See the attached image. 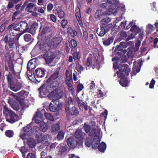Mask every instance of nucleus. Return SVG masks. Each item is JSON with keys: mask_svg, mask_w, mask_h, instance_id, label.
I'll list each match as a JSON object with an SVG mask.
<instances>
[{"mask_svg": "<svg viewBox=\"0 0 158 158\" xmlns=\"http://www.w3.org/2000/svg\"><path fill=\"white\" fill-rule=\"evenodd\" d=\"M112 60L114 61L113 64V67L114 69H118L116 73L118 77H120L121 79L119 83L123 87H126L128 86L129 81L126 77L128 76L131 71V69L129 66L126 64H121L119 62L124 63L126 62L127 59L126 57L124 55L122 56V59L119 60L117 57L112 58Z\"/></svg>", "mask_w": 158, "mask_h": 158, "instance_id": "f257e3e1", "label": "nucleus"}, {"mask_svg": "<svg viewBox=\"0 0 158 158\" xmlns=\"http://www.w3.org/2000/svg\"><path fill=\"white\" fill-rule=\"evenodd\" d=\"M31 123L26 127L23 128V130L20 135V137L23 140L25 139L33 133L35 134V138L38 143H41L45 146L48 145L49 143V141L51 139V136L49 134L43 135L39 127L36 126H34L31 130Z\"/></svg>", "mask_w": 158, "mask_h": 158, "instance_id": "f03ea898", "label": "nucleus"}, {"mask_svg": "<svg viewBox=\"0 0 158 158\" xmlns=\"http://www.w3.org/2000/svg\"><path fill=\"white\" fill-rule=\"evenodd\" d=\"M61 42L60 38L56 37L51 41H46L45 43L42 42L39 48L42 51H47L50 49L56 48Z\"/></svg>", "mask_w": 158, "mask_h": 158, "instance_id": "7ed1b4c3", "label": "nucleus"}, {"mask_svg": "<svg viewBox=\"0 0 158 158\" xmlns=\"http://www.w3.org/2000/svg\"><path fill=\"white\" fill-rule=\"evenodd\" d=\"M100 141V138L95 133L92 134L90 132L89 137L85 140V144L88 147L92 145L93 148L96 149L98 148Z\"/></svg>", "mask_w": 158, "mask_h": 158, "instance_id": "20e7f679", "label": "nucleus"}, {"mask_svg": "<svg viewBox=\"0 0 158 158\" xmlns=\"http://www.w3.org/2000/svg\"><path fill=\"white\" fill-rule=\"evenodd\" d=\"M44 112V110H42L41 112H37L33 118L36 123L40 124V128L44 132L46 131L48 128V126L47 124L43 121V113Z\"/></svg>", "mask_w": 158, "mask_h": 158, "instance_id": "39448f33", "label": "nucleus"}, {"mask_svg": "<svg viewBox=\"0 0 158 158\" xmlns=\"http://www.w3.org/2000/svg\"><path fill=\"white\" fill-rule=\"evenodd\" d=\"M3 112L4 114L7 116L6 118V120L7 122L12 123L19 119L18 116L6 106H4Z\"/></svg>", "mask_w": 158, "mask_h": 158, "instance_id": "423d86ee", "label": "nucleus"}, {"mask_svg": "<svg viewBox=\"0 0 158 158\" xmlns=\"http://www.w3.org/2000/svg\"><path fill=\"white\" fill-rule=\"evenodd\" d=\"M11 78V76L10 75L8 76L7 78L8 82L10 84V88L11 89L16 92L22 88L24 87L25 85L22 81L16 80V81L14 82Z\"/></svg>", "mask_w": 158, "mask_h": 158, "instance_id": "0eeeda50", "label": "nucleus"}, {"mask_svg": "<svg viewBox=\"0 0 158 158\" xmlns=\"http://www.w3.org/2000/svg\"><path fill=\"white\" fill-rule=\"evenodd\" d=\"M58 81H54L52 84H51L50 85H43L39 89L40 92V97L41 98L44 97L42 95H45L48 94L49 92L53 90V88L58 86Z\"/></svg>", "mask_w": 158, "mask_h": 158, "instance_id": "6e6552de", "label": "nucleus"}, {"mask_svg": "<svg viewBox=\"0 0 158 158\" xmlns=\"http://www.w3.org/2000/svg\"><path fill=\"white\" fill-rule=\"evenodd\" d=\"M107 2L103 3L100 5V7L103 9H107L109 7V5L110 8H112V10L115 9L118 11V5L119 3L118 0H107Z\"/></svg>", "mask_w": 158, "mask_h": 158, "instance_id": "1a4fd4ad", "label": "nucleus"}, {"mask_svg": "<svg viewBox=\"0 0 158 158\" xmlns=\"http://www.w3.org/2000/svg\"><path fill=\"white\" fill-rule=\"evenodd\" d=\"M117 10L115 9L112 10V8H110L108 9V11L106 12L104 11L103 10H97L95 13V17L96 18H101L102 16L105 15H115L116 14Z\"/></svg>", "mask_w": 158, "mask_h": 158, "instance_id": "9d476101", "label": "nucleus"}, {"mask_svg": "<svg viewBox=\"0 0 158 158\" xmlns=\"http://www.w3.org/2000/svg\"><path fill=\"white\" fill-rule=\"evenodd\" d=\"M64 93L63 92L59 91L57 89L50 92L48 95V98L52 100V101H59V99L63 97Z\"/></svg>", "mask_w": 158, "mask_h": 158, "instance_id": "9b49d317", "label": "nucleus"}, {"mask_svg": "<svg viewBox=\"0 0 158 158\" xmlns=\"http://www.w3.org/2000/svg\"><path fill=\"white\" fill-rule=\"evenodd\" d=\"M52 102L49 105V109L51 111L55 112L57 111L62 106V104L60 103L59 101H54Z\"/></svg>", "mask_w": 158, "mask_h": 158, "instance_id": "f8f14e48", "label": "nucleus"}, {"mask_svg": "<svg viewBox=\"0 0 158 158\" xmlns=\"http://www.w3.org/2000/svg\"><path fill=\"white\" fill-rule=\"evenodd\" d=\"M85 134L83 133L80 129L77 130L75 132V139L79 142L80 145H82L83 144V139L85 136Z\"/></svg>", "mask_w": 158, "mask_h": 158, "instance_id": "ddd939ff", "label": "nucleus"}, {"mask_svg": "<svg viewBox=\"0 0 158 158\" xmlns=\"http://www.w3.org/2000/svg\"><path fill=\"white\" fill-rule=\"evenodd\" d=\"M67 143L69 147L71 148H75L77 145L79 147V142L74 137H70L67 140Z\"/></svg>", "mask_w": 158, "mask_h": 158, "instance_id": "4468645a", "label": "nucleus"}, {"mask_svg": "<svg viewBox=\"0 0 158 158\" xmlns=\"http://www.w3.org/2000/svg\"><path fill=\"white\" fill-rule=\"evenodd\" d=\"M56 56L54 53L50 51L44 54L43 57L48 64L51 63Z\"/></svg>", "mask_w": 158, "mask_h": 158, "instance_id": "2eb2a0df", "label": "nucleus"}, {"mask_svg": "<svg viewBox=\"0 0 158 158\" xmlns=\"http://www.w3.org/2000/svg\"><path fill=\"white\" fill-rule=\"evenodd\" d=\"M30 63H28L27 64V75L28 77L29 80L34 82H36L37 81H39L35 78V76L34 74H32V73H30V70H31V66L33 65V64H31V65H29Z\"/></svg>", "mask_w": 158, "mask_h": 158, "instance_id": "dca6fc26", "label": "nucleus"}, {"mask_svg": "<svg viewBox=\"0 0 158 158\" xmlns=\"http://www.w3.org/2000/svg\"><path fill=\"white\" fill-rule=\"evenodd\" d=\"M112 26V23L105 26L102 25L101 26V31L99 34V35L100 36H103L108 31L109 28L111 27Z\"/></svg>", "mask_w": 158, "mask_h": 158, "instance_id": "f3484780", "label": "nucleus"}, {"mask_svg": "<svg viewBox=\"0 0 158 158\" xmlns=\"http://www.w3.org/2000/svg\"><path fill=\"white\" fill-rule=\"evenodd\" d=\"M18 26V27H21V29H19V30H20V31L22 32L23 33H25L28 31L29 27L27 23L25 22H20V25Z\"/></svg>", "mask_w": 158, "mask_h": 158, "instance_id": "a211bd4d", "label": "nucleus"}, {"mask_svg": "<svg viewBox=\"0 0 158 158\" xmlns=\"http://www.w3.org/2000/svg\"><path fill=\"white\" fill-rule=\"evenodd\" d=\"M58 73L56 71L53 73L49 78V80L51 81V84H52L53 82L56 81H58V85L61 81V80L58 77Z\"/></svg>", "mask_w": 158, "mask_h": 158, "instance_id": "6ab92c4d", "label": "nucleus"}, {"mask_svg": "<svg viewBox=\"0 0 158 158\" xmlns=\"http://www.w3.org/2000/svg\"><path fill=\"white\" fill-rule=\"evenodd\" d=\"M67 150V146L64 143H62L59 145L56 148V151L58 153L61 155L62 153Z\"/></svg>", "mask_w": 158, "mask_h": 158, "instance_id": "aec40b11", "label": "nucleus"}, {"mask_svg": "<svg viewBox=\"0 0 158 158\" xmlns=\"http://www.w3.org/2000/svg\"><path fill=\"white\" fill-rule=\"evenodd\" d=\"M75 15L80 26H82L83 23L81 21L80 9L78 7L76 8L75 10Z\"/></svg>", "mask_w": 158, "mask_h": 158, "instance_id": "412c9836", "label": "nucleus"}, {"mask_svg": "<svg viewBox=\"0 0 158 158\" xmlns=\"http://www.w3.org/2000/svg\"><path fill=\"white\" fill-rule=\"evenodd\" d=\"M35 73L38 77H43L45 74V70L44 68H38L35 70Z\"/></svg>", "mask_w": 158, "mask_h": 158, "instance_id": "4be33fe9", "label": "nucleus"}, {"mask_svg": "<svg viewBox=\"0 0 158 158\" xmlns=\"http://www.w3.org/2000/svg\"><path fill=\"white\" fill-rule=\"evenodd\" d=\"M60 129V126L57 123L53 124L51 126L50 131L53 134H56Z\"/></svg>", "mask_w": 158, "mask_h": 158, "instance_id": "5701e85b", "label": "nucleus"}, {"mask_svg": "<svg viewBox=\"0 0 158 158\" xmlns=\"http://www.w3.org/2000/svg\"><path fill=\"white\" fill-rule=\"evenodd\" d=\"M134 22H136V20H133L131 23H129L127 24V21H126L124 22H122L120 26L125 29H128L133 25Z\"/></svg>", "mask_w": 158, "mask_h": 158, "instance_id": "b1692460", "label": "nucleus"}, {"mask_svg": "<svg viewBox=\"0 0 158 158\" xmlns=\"http://www.w3.org/2000/svg\"><path fill=\"white\" fill-rule=\"evenodd\" d=\"M136 22H134L133 23V24L131 29V30L132 32H133V34L132 35H135L140 31V29L138 26L136 25Z\"/></svg>", "mask_w": 158, "mask_h": 158, "instance_id": "393cba45", "label": "nucleus"}, {"mask_svg": "<svg viewBox=\"0 0 158 158\" xmlns=\"http://www.w3.org/2000/svg\"><path fill=\"white\" fill-rule=\"evenodd\" d=\"M8 103L11 107L15 110H18V106L15 100L12 98H9L8 101Z\"/></svg>", "mask_w": 158, "mask_h": 158, "instance_id": "a878e982", "label": "nucleus"}, {"mask_svg": "<svg viewBox=\"0 0 158 158\" xmlns=\"http://www.w3.org/2000/svg\"><path fill=\"white\" fill-rule=\"evenodd\" d=\"M134 64L133 67V70L132 72V75H135L136 73H138L140 71V69L139 68V64L137 63L136 61L134 62Z\"/></svg>", "mask_w": 158, "mask_h": 158, "instance_id": "bb28decb", "label": "nucleus"}, {"mask_svg": "<svg viewBox=\"0 0 158 158\" xmlns=\"http://www.w3.org/2000/svg\"><path fill=\"white\" fill-rule=\"evenodd\" d=\"M67 32L69 36L71 37H74L77 34V32L73 30L71 27H69L67 29Z\"/></svg>", "mask_w": 158, "mask_h": 158, "instance_id": "cd10ccee", "label": "nucleus"}, {"mask_svg": "<svg viewBox=\"0 0 158 158\" xmlns=\"http://www.w3.org/2000/svg\"><path fill=\"white\" fill-rule=\"evenodd\" d=\"M55 12V14H57L58 17L60 19H62L64 17L65 14L64 11L60 8H57Z\"/></svg>", "mask_w": 158, "mask_h": 158, "instance_id": "c85d7f7f", "label": "nucleus"}, {"mask_svg": "<svg viewBox=\"0 0 158 158\" xmlns=\"http://www.w3.org/2000/svg\"><path fill=\"white\" fill-rule=\"evenodd\" d=\"M78 103L79 106L80 110L83 111L84 110H87L88 108L86 104L82 101H78Z\"/></svg>", "mask_w": 158, "mask_h": 158, "instance_id": "c756f323", "label": "nucleus"}, {"mask_svg": "<svg viewBox=\"0 0 158 158\" xmlns=\"http://www.w3.org/2000/svg\"><path fill=\"white\" fill-rule=\"evenodd\" d=\"M27 144L30 148H33L35 146L36 143L33 138H30L27 140Z\"/></svg>", "mask_w": 158, "mask_h": 158, "instance_id": "7c9ffc66", "label": "nucleus"}, {"mask_svg": "<svg viewBox=\"0 0 158 158\" xmlns=\"http://www.w3.org/2000/svg\"><path fill=\"white\" fill-rule=\"evenodd\" d=\"M14 37L10 38L8 43L6 44L5 47L7 48H12L14 44Z\"/></svg>", "mask_w": 158, "mask_h": 158, "instance_id": "2f4dec72", "label": "nucleus"}, {"mask_svg": "<svg viewBox=\"0 0 158 158\" xmlns=\"http://www.w3.org/2000/svg\"><path fill=\"white\" fill-rule=\"evenodd\" d=\"M20 24V22L17 24L12 23L9 26V28H13L15 31H20V30H19V29H21V27H18V25H19Z\"/></svg>", "mask_w": 158, "mask_h": 158, "instance_id": "473e14b6", "label": "nucleus"}, {"mask_svg": "<svg viewBox=\"0 0 158 158\" xmlns=\"http://www.w3.org/2000/svg\"><path fill=\"white\" fill-rule=\"evenodd\" d=\"M79 113V111L75 107H73L70 109L68 115H76Z\"/></svg>", "mask_w": 158, "mask_h": 158, "instance_id": "72a5a7b5", "label": "nucleus"}, {"mask_svg": "<svg viewBox=\"0 0 158 158\" xmlns=\"http://www.w3.org/2000/svg\"><path fill=\"white\" fill-rule=\"evenodd\" d=\"M98 149L100 151L103 152L106 149V145L105 143L102 142L99 146V144H98Z\"/></svg>", "mask_w": 158, "mask_h": 158, "instance_id": "f704fd0d", "label": "nucleus"}, {"mask_svg": "<svg viewBox=\"0 0 158 158\" xmlns=\"http://www.w3.org/2000/svg\"><path fill=\"white\" fill-rule=\"evenodd\" d=\"M113 40L114 38L112 37H110L103 41V44L106 46L109 45L113 42Z\"/></svg>", "mask_w": 158, "mask_h": 158, "instance_id": "c9c22d12", "label": "nucleus"}, {"mask_svg": "<svg viewBox=\"0 0 158 158\" xmlns=\"http://www.w3.org/2000/svg\"><path fill=\"white\" fill-rule=\"evenodd\" d=\"M154 30V27L152 25L149 24L147 26L146 32L147 34H149L152 32Z\"/></svg>", "mask_w": 158, "mask_h": 158, "instance_id": "e433bc0d", "label": "nucleus"}, {"mask_svg": "<svg viewBox=\"0 0 158 158\" xmlns=\"http://www.w3.org/2000/svg\"><path fill=\"white\" fill-rule=\"evenodd\" d=\"M34 5L32 3H29L26 7L27 10L30 12H32L34 7Z\"/></svg>", "mask_w": 158, "mask_h": 158, "instance_id": "4c0bfd02", "label": "nucleus"}, {"mask_svg": "<svg viewBox=\"0 0 158 158\" xmlns=\"http://www.w3.org/2000/svg\"><path fill=\"white\" fill-rule=\"evenodd\" d=\"M44 116L47 119L50 121H53L54 120L53 117L50 113L45 112Z\"/></svg>", "mask_w": 158, "mask_h": 158, "instance_id": "58836bf2", "label": "nucleus"}, {"mask_svg": "<svg viewBox=\"0 0 158 158\" xmlns=\"http://www.w3.org/2000/svg\"><path fill=\"white\" fill-rule=\"evenodd\" d=\"M64 133L62 131H60L57 135V139L59 140L62 139L64 138Z\"/></svg>", "mask_w": 158, "mask_h": 158, "instance_id": "ea45409f", "label": "nucleus"}, {"mask_svg": "<svg viewBox=\"0 0 158 158\" xmlns=\"http://www.w3.org/2000/svg\"><path fill=\"white\" fill-rule=\"evenodd\" d=\"M83 127L85 129V131L86 133L88 132H89V133L90 132L89 131L90 129V127L89 125L87 124H85ZM90 133H91L92 134H93V133H95V130L93 131V132L92 133H91V132H90Z\"/></svg>", "mask_w": 158, "mask_h": 158, "instance_id": "a19ab883", "label": "nucleus"}, {"mask_svg": "<svg viewBox=\"0 0 158 158\" xmlns=\"http://www.w3.org/2000/svg\"><path fill=\"white\" fill-rule=\"evenodd\" d=\"M111 21V19L109 17H106L105 19H103L101 21V24L102 25H106L108 23Z\"/></svg>", "mask_w": 158, "mask_h": 158, "instance_id": "79ce46f5", "label": "nucleus"}, {"mask_svg": "<svg viewBox=\"0 0 158 158\" xmlns=\"http://www.w3.org/2000/svg\"><path fill=\"white\" fill-rule=\"evenodd\" d=\"M8 30H9V33L11 36L14 37L16 35V34L15 32V31H16L13 28H9L8 27Z\"/></svg>", "mask_w": 158, "mask_h": 158, "instance_id": "37998d69", "label": "nucleus"}, {"mask_svg": "<svg viewBox=\"0 0 158 158\" xmlns=\"http://www.w3.org/2000/svg\"><path fill=\"white\" fill-rule=\"evenodd\" d=\"M31 36L30 34H26L24 36V39L27 42L30 41L31 40Z\"/></svg>", "mask_w": 158, "mask_h": 158, "instance_id": "c03bdc74", "label": "nucleus"}, {"mask_svg": "<svg viewBox=\"0 0 158 158\" xmlns=\"http://www.w3.org/2000/svg\"><path fill=\"white\" fill-rule=\"evenodd\" d=\"M73 59L74 60L79 59L81 57V55L79 52H75L73 54Z\"/></svg>", "mask_w": 158, "mask_h": 158, "instance_id": "a18cd8bd", "label": "nucleus"}, {"mask_svg": "<svg viewBox=\"0 0 158 158\" xmlns=\"http://www.w3.org/2000/svg\"><path fill=\"white\" fill-rule=\"evenodd\" d=\"M21 151L23 154V156L25 157L26 156V155L24 154L27 152L28 150L25 147H23L21 148Z\"/></svg>", "mask_w": 158, "mask_h": 158, "instance_id": "49530a36", "label": "nucleus"}, {"mask_svg": "<svg viewBox=\"0 0 158 158\" xmlns=\"http://www.w3.org/2000/svg\"><path fill=\"white\" fill-rule=\"evenodd\" d=\"M84 88V86L82 84L79 83L77 86V90L78 92H79L82 90Z\"/></svg>", "mask_w": 158, "mask_h": 158, "instance_id": "de8ad7c7", "label": "nucleus"}, {"mask_svg": "<svg viewBox=\"0 0 158 158\" xmlns=\"http://www.w3.org/2000/svg\"><path fill=\"white\" fill-rule=\"evenodd\" d=\"M68 24V21L66 20L63 19L61 22V24L62 27L63 28H65L67 25Z\"/></svg>", "mask_w": 158, "mask_h": 158, "instance_id": "09e8293b", "label": "nucleus"}, {"mask_svg": "<svg viewBox=\"0 0 158 158\" xmlns=\"http://www.w3.org/2000/svg\"><path fill=\"white\" fill-rule=\"evenodd\" d=\"M65 74L66 75V78H72V73L71 71H69L68 70H66L65 72Z\"/></svg>", "mask_w": 158, "mask_h": 158, "instance_id": "8fccbe9b", "label": "nucleus"}, {"mask_svg": "<svg viewBox=\"0 0 158 158\" xmlns=\"http://www.w3.org/2000/svg\"><path fill=\"white\" fill-rule=\"evenodd\" d=\"M14 135L13 132L12 131H7L6 132V135L9 137H12Z\"/></svg>", "mask_w": 158, "mask_h": 158, "instance_id": "3c124183", "label": "nucleus"}, {"mask_svg": "<svg viewBox=\"0 0 158 158\" xmlns=\"http://www.w3.org/2000/svg\"><path fill=\"white\" fill-rule=\"evenodd\" d=\"M48 17H50L51 20L53 22H55L56 21V18L53 14H51L48 16Z\"/></svg>", "mask_w": 158, "mask_h": 158, "instance_id": "603ef678", "label": "nucleus"}, {"mask_svg": "<svg viewBox=\"0 0 158 158\" xmlns=\"http://www.w3.org/2000/svg\"><path fill=\"white\" fill-rule=\"evenodd\" d=\"M72 78H66L65 82L68 86L72 85Z\"/></svg>", "mask_w": 158, "mask_h": 158, "instance_id": "864d4df0", "label": "nucleus"}, {"mask_svg": "<svg viewBox=\"0 0 158 158\" xmlns=\"http://www.w3.org/2000/svg\"><path fill=\"white\" fill-rule=\"evenodd\" d=\"M46 10L45 7H40L38 8V11L39 12H40L42 14H43L44 12V11Z\"/></svg>", "mask_w": 158, "mask_h": 158, "instance_id": "5fc2aeb1", "label": "nucleus"}, {"mask_svg": "<svg viewBox=\"0 0 158 158\" xmlns=\"http://www.w3.org/2000/svg\"><path fill=\"white\" fill-rule=\"evenodd\" d=\"M53 5L51 3H49L47 6V10L48 12L50 11L53 8Z\"/></svg>", "mask_w": 158, "mask_h": 158, "instance_id": "6e6d98bb", "label": "nucleus"}, {"mask_svg": "<svg viewBox=\"0 0 158 158\" xmlns=\"http://www.w3.org/2000/svg\"><path fill=\"white\" fill-rule=\"evenodd\" d=\"M38 24L37 23H33L31 26V29L34 31H35L38 28Z\"/></svg>", "mask_w": 158, "mask_h": 158, "instance_id": "4d7b16f0", "label": "nucleus"}, {"mask_svg": "<svg viewBox=\"0 0 158 158\" xmlns=\"http://www.w3.org/2000/svg\"><path fill=\"white\" fill-rule=\"evenodd\" d=\"M19 94L21 96L25 97L26 95H27L28 94V92L25 91H22L19 92Z\"/></svg>", "mask_w": 158, "mask_h": 158, "instance_id": "13d9d810", "label": "nucleus"}, {"mask_svg": "<svg viewBox=\"0 0 158 158\" xmlns=\"http://www.w3.org/2000/svg\"><path fill=\"white\" fill-rule=\"evenodd\" d=\"M69 106L66 103L65 106V110L67 113V115H69L70 110H69Z\"/></svg>", "mask_w": 158, "mask_h": 158, "instance_id": "bf43d9fd", "label": "nucleus"}, {"mask_svg": "<svg viewBox=\"0 0 158 158\" xmlns=\"http://www.w3.org/2000/svg\"><path fill=\"white\" fill-rule=\"evenodd\" d=\"M71 44L73 47H76L77 45L76 41L74 39H72L71 40Z\"/></svg>", "mask_w": 158, "mask_h": 158, "instance_id": "052dcab7", "label": "nucleus"}, {"mask_svg": "<svg viewBox=\"0 0 158 158\" xmlns=\"http://www.w3.org/2000/svg\"><path fill=\"white\" fill-rule=\"evenodd\" d=\"M155 81L153 79H152L151 82V83L149 85L150 88L152 89L153 88L154 85H155Z\"/></svg>", "mask_w": 158, "mask_h": 158, "instance_id": "680f3d73", "label": "nucleus"}, {"mask_svg": "<svg viewBox=\"0 0 158 158\" xmlns=\"http://www.w3.org/2000/svg\"><path fill=\"white\" fill-rule=\"evenodd\" d=\"M27 158H36V156L32 153H29L27 155Z\"/></svg>", "mask_w": 158, "mask_h": 158, "instance_id": "e2e57ef3", "label": "nucleus"}, {"mask_svg": "<svg viewBox=\"0 0 158 158\" xmlns=\"http://www.w3.org/2000/svg\"><path fill=\"white\" fill-rule=\"evenodd\" d=\"M91 59L90 58H88L86 61H85V64L86 65L88 66H89V65H90L91 64Z\"/></svg>", "mask_w": 158, "mask_h": 158, "instance_id": "0e129e2a", "label": "nucleus"}, {"mask_svg": "<svg viewBox=\"0 0 158 158\" xmlns=\"http://www.w3.org/2000/svg\"><path fill=\"white\" fill-rule=\"evenodd\" d=\"M66 103L69 105H70L73 104L72 99L71 97H69L68 98V101Z\"/></svg>", "mask_w": 158, "mask_h": 158, "instance_id": "69168bd1", "label": "nucleus"}, {"mask_svg": "<svg viewBox=\"0 0 158 158\" xmlns=\"http://www.w3.org/2000/svg\"><path fill=\"white\" fill-rule=\"evenodd\" d=\"M95 85L94 81H92L91 83L89 84V87L90 89H94L95 88Z\"/></svg>", "mask_w": 158, "mask_h": 158, "instance_id": "338daca9", "label": "nucleus"}, {"mask_svg": "<svg viewBox=\"0 0 158 158\" xmlns=\"http://www.w3.org/2000/svg\"><path fill=\"white\" fill-rule=\"evenodd\" d=\"M122 49V48L121 47V46L119 45H118L116 46L114 51L118 53V51H121Z\"/></svg>", "mask_w": 158, "mask_h": 158, "instance_id": "774afa93", "label": "nucleus"}]
</instances>
